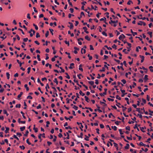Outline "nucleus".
Here are the masks:
<instances>
[{
    "instance_id": "1",
    "label": "nucleus",
    "mask_w": 153,
    "mask_h": 153,
    "mask_svg": "<svg viewBox=\"0 0 153 153\" xmlns=\"http://www.w3.org/2000/svg\"><path fill=\"white\" fill-rule=\"evenodd\" d=\"M125 37H126L125 36L124 34H122L119 37V39L120 40H122L124 38H125Z\"/></svg>"
},
{
    "instance_id": "2",
    "label": "nucleus",
    "mask_w": 153,
    "mask_h": 153,
    "mask_svg": "<svg viewBox=\"0 0 153 153\" xmlns=\"http://www.w3.org/2000/svg\"><path fill=\"white\" fill-rule=\"evenodd\" d=\"M139 145L141 146H147V147H149V145H146L143 143L142 142H140L139 143Z\"/></svg>"
},
{
    "instance_id": "3",
    "label": "nucleus",
    "mask_w": 153,
    "mask_h": 153,
    "mask_svg": "<svg viewBox=\"0 0 153 153\" xmlns=\"http://www.w3.org/2000/svg\"><path fill=\"white\" fill-rule=\"evenodd\" d=\"M137 17L138 18V19H140L144 20V19H146L147 21H149V19L148 18H146L145 17H143V18H140L139 16H137Z\"/></svg>"
},
{
    "instance_id": "4",
    "label": "nucleus",
    "mask_w": 153,
    "mask_h": 153,
    "mask_svg": "<svg viewBox=\"0 0 153 153\" xmlns=\"http://www.w3.org/2000/svg\"><path fill=\"white\" fill-rule=\"evenodd\" d=\"M70 25V26L69 27L70 29H72L74 27V25L72 23L69 22L68 23Z\"/></svg>"
},
{
    "instance_id": "5",
    "label": "nucleus",
    "mask_w": 153,
    "mask_h": 153,
    "mask_svg": "<svg viewBox=\"0 0 153 153\" xmlns=\"http://www.w3.org/2000/svg\"><path fill=\"white\" fill-rule=\"evenodd\" d=\"M117 22H118L117 20L115 21H113V20H111L110 21H109V24H111V23H117Z\"/></svg>"
},
{
    "instance_id": "6",
    "label": "nucleus",
    "mask_w": 153,
    "mask_h": 153,
    "mask_svg": "<svg viewBox=\"0 0 153 153\" xmlns=\"http://www.w3.org/2000/svg\"><path fill=\"white\" fill-rule=\"evenodd\" d=\"M120 64L121 65V66H117V68L118 69H120V68H121L123 70H124V69L123 68V67L122 66L123 65V63H120Z\"/></svg>"
},
{
    "instance_id": "7",
    "label": "nucleus",
    "mask_w": 153,
    "mask_h": 153,
    "mask_svg": "<svg viewBox=\"0 0 153 153\" xmlns=\"http://www.w3.org/2000/svg\"><path fill=\"white\" fill-rule=\"evenodd\" d=\"M140 57L141 59V62H143L144 60V56H143L140 55Z\"/></svg>"
},
{
    "instance_id": "8",
    "label": "nucleus",
    "mask_w": 153,
    "mask_h": 153,
    "mask_svg": "<svg viewBox=\"0 0 153 153\" xmlns=\"http://www.w3.org/2000/svg\"><path fill=\"white\" fill-rule=\"evenodd\" d=\"M82 15L85 16V15L84 12H81L80 13V17H78V18L79 19H80V18L82 17Z\"/></svg>"
},
{
    "instance_id": "9",
    "label": "nucleus",
    "mask_w": 153,
    "mask_h": 153,
    "mask_svg": "<svg viewBox=\"0 0 153 153\" xmlns=\"http://www.w3.org/2000/svg\"><path fill=\"white\" fill-rule=\"evenodd\" d=\"M104 20H105V21L106 20V18L105 17H104L103 18H102L100 19V21H102ZM104 22L106 24H107V23L105 21Z\"/></svg>"
},
{
    "instance_id": "10",
    "label": "nucleus",
    "mask_w": 153,
    "mask_h": 153,
    "mask_svg": "<svg viewBox=\"0 0 153 153\" xmlns=\"http://www.w3.org/2000/svg\"><path fill=\"white\" fill-rule=\"evenodd\" d=\"M25 127L24 126H23L22 127H21L20 128V129L21 131H23L25 129Z\"/></svg>"
},
{
    "instance_id": "11",
    "label": "nucleus",
    "mask_w": 153,
    "mask_h": 153,
    "mask_svg": "<svg viewBox=\"0 0 153 153\" xmlns=\"http://www.w3.org/2000/svg\"><path fill=\"white\" fill-rule=\"evenodd\" d=\"M133 85H132V86H131V85H130L129 86L130 88L131 89H132V87H133V88H134V85H136V84L135 82H133Z\"/></svg>"
},
{
    "instance_id": "12",
    "label": "nucleus",
    "mask_w": 153,
    "mask_h": 153,
    "mask_svg": "<svg viewBox=\"0 0 153 153\" xmlns=\"http://www.w3.org/2000/svg\"><path fill=\"white\" fill-rule=\"evenodd\" d=\"M129 144L127 143L126 144V146L125 147V148L126 149H128L129 148Z\"/></svg>"
},
{
    "instance_id": "13",
    "label": "nucleus",
    "mask_w": 153,
    "mask_h": 153,
    "mask_svg": "<svg viewBox=\"0 0 153 153\" xmlns=\"http://www.w3.org/2000/svg\"><path fill=\"white\" fill-rule=\"evenodd\" d=\"M24 87L26 88V90L27 91H28L29 90V89L28 87L27 86V84H25L24 85Z\"/></svg>"
},
{
    "instance_id": "14",
    "label": "nucleus",
    "mask_w": 153,
    "mask_h": 153,
    "mask_svg": "<svg viewBox=\"0 0 153 153\" xmlns=\"http://www.w3.org/2000/svg\"><path fill=\"white\" fill-rule=\"evenodd\" d=\"M3 113L4 114H6L7 116H8L9 115V114L7 113V111L5 110H4L3 111Z\"/></svg>"
},
{
    "instance_id": "15",
    "label": "nucleus",
    "mask_w": 153,
    "mask_h": 153,
    "mask_svg": "<svg viewBox=\"0 0 153 153\" xmlns=\"http://www.w3.org/2000/svg\"><path fill=\"white\" fill-rule=\"evenodd\" d=\"M152 32H150V31H149L147 32V33L150 35V36L151 38L152 37Z\"/></svg>"
},
{
    "instance_id": "16",
    "label": "nucleus",
    "mask_w": 153,
    "mask_h": 153,
    "mask_svg": "<svg viewBox=\"0 0 153 153\" xmlns=\"http://www.w3.org/2000/svg\"><path fill=\"white\" fill-rule=\"evenodd\" d=\"M125 99L126 100V102H127V103L128 104H129V101H128V100H129V99L127 97H125Z\"/></svg>"
},
{
    "instance_id": "17",
    "label": "nucleus",
    "mask_w": 153,
    "mask_h": 153,
    "mask_svg": "<svg viewBox=\"0 0 153 153\" xmlns=\"http://www.w3.org/2000/svg\"><path fill=\"white\" fill-rule=\"evenodd\" d=\"M82 65L81 64L79 66V69L82 71H83V69L82 68H81Z\"/></svg>"
},
{
    "instance_id": "18",
    "label": "nucleus",
    "mask_w": 153,
    "mask_h": 153,
    "mask_svg": "<svg viewBox=\"0 0 153 153\" xmlns=\"http://www.w3.org/2000/svg\"><path fill=\"white\" fill-rule=\"evenodd\" d=\"M16 61L19 64L20 67H21L22 64V63L20 62L18 59H17Z\"/></svg>"
},
{
    "instance_id": "19",
    "label": "nucleus",
    "mask_w": 153,
    "mask_h": 153,
    "mask_svg": "<svg viewBox=\"0 0 153 153\" xmlns=\"http://www.w3.org/2000/svg\"><path fill=\"white\" fill-rule=\"evenodd\" d=\"M106 94V92H104L102 93H101L100 94L101 96H104Z\"/></svg>"
},
{
    "instance_id": "20",
    "label": "nucleus",
    "mask_w": 153,
    "mask_h": 153,
    "mask_svg": "<svg viewBox=\"0 0 153 153\" xmlns=\"http://www.w3.org/2000/svg\"><path fill=\"white\" fill-rule=\"evenodd\" d=\"M9 128L6 127V130L5 131V133H7L8 132V131H9Z\"/></svg>"
},
{
    "instance_id": "21",
    "label": "nucleus",
    "mask_w": 153,
    "mask_h": 153,
    "mask_svg": "<svg viewBox=\"0 0 153 153\" xmlns=\"http://www.w3.org/2000/svg\"><path fill=\"white\" fill-rule=\"evenodd\" d=\"M74 65V64L73 63H71L70 64V66L69 67V68L70 69H72L73 67H72V66H73Z\"/></svg>"
},
{
    "instance_id": "22",
    "label": "nucleus",
    "mask_w": 153,
    "mask_h": 153,
    "mask_svg": "<svg viewBox=\"0 0 153 153\" xmlns=\"http://www.w3.org/2000/svg\"><path fill=\"white\" fill-rule=\"evenodd\" d=\"M83 134L82 132H81L80 133V136L78 135L77 137H78L79 138H82V136H83Z\"/></svg>"
},
{
    "instance_id": "23",
    "label": "nucleus",
    "mask_w": 153,
    "mask_h": 153,
    "mask_svg": "<svg viewBox=\"0 0 153 153\" xmlns=\"http://www.w3.org/2000/svg\"><path fill=\"white\" fill-rule=\"evenodd\" d=\"M143 21H140L139 22L137 23V24L138 25H142Z\"/></svg>"
},
{
    "instance_id": "24",
    "label": "nucleus",
    "mask_w": 153,
    "mask_h": 153,
    "mask_svg": "<svg viewBox=\"0 0 153 153\" xmlns=\"http://www.w3.org/2000/svg\"><path fill=\"white\" fill-rule=\"evenodd\" d=\"M22 94H23V92H21L20 93V94H19L18 95V96H17L18 98H20L21 97V96L22 95Z\"/></svg>"
},
{
    "instance_id": "25",
    "label": "nucleus",
    "mask_w": 153,
    "mask_h": 153,
    "mask_svg": "<svg viewBox=\"0 0 153 153\" xmlns=\"http://www.w3.org/2000/svg\"><path fill=\"white\" fill-rule=\"evenodd\" d=\"M79 93L80 94L82 95V96H83L85 95V94L84 93H82V91L81 90H80L79 91Z\"/></svg>"
},
{
    "instance_id": "26",
    "label": "nucleus",
    "mask_w": 153,
    "mask_h": 153,
    "mask_svg": "<svg viewBox=\"0 0 153 153\" xmlns=\"http://www.w3.org/2000/svg\"><path fill=\"white\" fill-rule=\"evenodd\" d=\"M6 76H7V79H9V78H10V75L9 74V73L7 72L6 73Z\"/></svg>"
},
{
    "instance_id": "27",
    "label": "nucleus",
    "mask_w": 153,
    "mask_h": 153,
    "mask_svg": "<svg viewBox=\"0 0 153 153\" xmlns=\"http://www.w3.org/2000/svg\"><path fill=\"white\" fill-rule=\"evenodd\" d=\"M149 112H150V113L149 114L151 115V116H152V114L153 113V111H151L149 109Z\"/></svg>"
},
{
    "instance_id": "28",
    "label": "nucleus",
    "mask_w": 153,
    "mask_h": 153,
    "mask_svg": "<svg viewBox=\"0 0 153 153\" xmlns=\"http://www.w3.org/2000/svg\"><path fill=\"white\" fill-rule=\"evenodd\" d=\"M104 47L106 48L108 50H111L112 49V48L111 47H108V46L106 45H105Z\"/></svg>"
},
{
    "instance_id": "29",
    "label": "nucleus",
    "mask_w": 153,
    "mask_h": 153,
    "mask_svg": "<svg viewBox=\"0 0 153 153\" xmlns=\"http://www.w3.org/2000/svg\"><path fill=\"white\" fill-rule=\"evenodd\" d=\"M54 82L56 83V85L58 84V82L56 78H55L53 81Z\"/></svg>"
},
{
    "instance_id": "30",
    "label": "nucleus",
    "mask_w": 153,
    "mask_h": 153,
    "mask_svg": "<svg viewBox=\"0 0 153 153\" xmlns=\"http://www.w3.org/2000/svg\"><path fill=\"white\" fill-rule=\"evenodd\" d=\"M65 74H66V77L68 79H70V76L68 75V74L67 73H65Z\"/></svg>"
},
{
    "instance_id": "31",
    "label": "nucleus",
    "mask_w": 153,
    "mask_h": 153,
    "mask_svg": "<svg viewBox=\"0 0 153 153\" xmlns=\"http://www.w3.org/2000/svg\"><path fill=\"white\" fill-rule=\"evenodd\" d=\"M85 138L84 139L86 141H88L89 140V139H88L89 137H88L86 135H85Z\"/></svg>"
},
{
    "instance_id": "32",
    "label": "nucleus",
    "mask_w": 153,
    "mask_h": 153,
    "mask_svg": "<svg viewBox=\"0 0 153 153\" xmlns=\"http://www.w3.org/2000/svg\"><path fill=\"white\" fill-rule=\"evenodd\" d=\"M153 68V67L152 66H150L149 67V68L150 69V70L151 72H153V69H152Z\"/></svg>"
},
{
    "instance_id": "33",
    "label": "nucleus",
    "mask_w": 153,
    "mask_h": 153,
    "mask_svg": "<svg viewBox=\"0 0 153 153\" xmlns=\"http://www.w3.org/2000/svg\"><path fill=\"white\" fill-rule=\"evenodd\" d=\"M85 39L88 41H90V38L88 36H85Z\"/></svg>"
},
{
    "instance_id": "34",
    "label": "nucleus",
    "mask_w": 153,
    "mask_h": 153,
    "mask_svg": "<svg viewBox=\"0 0 153 153\" xmlns=\"http://www.w3.org/2000/svg\"><path fill=\"white\" fill-rule=\"evenodd\" d=\"M111 127H112V128H113L115 131L117 129V127L115 126H111Z\"/></svg>"
},
{
    "instance_id": "35",
    "label": "nucleus",
    "mask_w": 153,
    "mask_h": 153,
    "mask_svg": "<svg viewBox=\"0 0 153 153\" xmlns=\"http://www.w3.org/2000/svg\"><path fill=\"white\" fill-rule=\"evenodd\" d=\"M88 83L89 84H91V85H93L94 83V82L93 81H88Z\"/></svg>"
},
{
    "instance_id": "36",
    "label": "nucleus",
    "mask_w": 153,
    "mask_h": 153,
    "mask_svg": "<svg viewBox=\"0 0 153 153\" xmlns=\"http://www.w3.org/2000/svg\"><path fill=\"white\" fill-rule=\"evenodd\" d=\"M144 78L146 80L145 82H146V80L148 79V75H145L144 76Z\"/></svg>"
},
{
    "instance_id": "37",
    "label": "nucleus",
    "mask_w": 153,
    "mask_h": 153,
    "mask_svg": "<svg viewBox=\"0 0 153 153\" xmlns=\"http://www.w3.org/2000/svg\"><path fill=\"white\" fill-rule=\"evenodd\" d=\"M20 113L22 114V116L24 118V119H25L26 118V117H25L24 115V113L22 111H21L20 112Z\"/></svg>"
},
{
    "instance_id": "38",
    "label": "nucleus",
    "mask_w": 153,
    "mask_h": 153,
    "mask_svg": "<svg viewBox=\"0 0 153 153\" xmlns=\"http://www.w3.org/2000/svg\"><path fill=\"white\" fill-rule=\"evenodd\" d=\"M47 86H48V88H49V85H48V84H46V86H45V89H46V91H47L48 92V89H47Z\"/></svg>"
},
{
    "instance_id": "39",
    "label": "nucleus",
    "mask_w": 153,
    "mask_h": 153,
    "mask_svg": "<svg viewBox=\"0 0 153 153\" xmlns=\"http://www.w3.org/2000/svg\"><path fill=\"white\" fill-rule=\"evenodd\" d=\"M116 98L117 99L119 100H120L121 99V98L119 96V95H117L116 97Z\"/></svg>"
},
{
    "instance_id": "40",
    "label": "nucleus",
    "mask_w": 153,
    "mask_h": 153,
    "mask_svg": "<svg viewBox=\"0 0 153 153\" xmlns=\"http://www.w3.org/2000/svg\"><path fill=\"white\" fill-rule=\"evenodd\" d=\"M39 57H40L39 55V54H37V57L38 60L39 61H40L41 60V59Z\"/></svg>"
},
{
    "instance_id": "41",
    "label": "nucleus",
    "mask_w": 153,
    "mask_h": 153,
    "mask_svg": "<svg viewBox=\"0 0 153 153\" xmlns=\"http://www.w3.org/2000/svg\"><path fill=\"white\" fill-rule=\"evenodd\" d=\"M131 3H132V2L131 0H129L127 3V4L128 5H130Z\"/></svg>"
},
{
    "instance_id": "42",
    "label": "nucleus",
    "mask_w": 153,
    "mask_h": 153,
    "mask_svg": "<svg viewBox=\"0 0 153 153\" xmlns=\"http://www.w3.org/2000/svg\"><path fill=\"white\" fill-rule=\"evenodd\" d=\"M49 32L48 31H47L45 34V36L46 37H47L49 35Z\"/></svg>"
},
{
    "instance_id": "43",
    "label": "nucleus",
    "mask_w": 153,
    "mask_h": 153,
    "mask_svg": "<svg viewBox=\"0 0 153 153\" xmlns=\"http://www.w3.org/2000/svg\"><path fill=\"white\" fill-rule=\"evenodd\" d=\"M140 108H136V111H138L139 113L142 114V113L141 112L140 110Z\"/></svg>"
},
{
    "instance_id": "44",
    "label": "nucleus",
    "mask_w": 153,
    "mask_h": 153,
    "mask_svg": "<svg viewBox=\"0 0 153 153\" xmlns=\"http://www.w3.org/2000/svg\"><path fill=\"white\" fill-rule=\"evenodd\" d=\"M73 108H74V109H75L76 110H77L78 107L77 106H76V105H74L73 106Z\"/></svg>"
},
{
    "instance_id": "45",
    "label": "nucleus",
    "mask_w": 153,
    "mask_h": 153,
    "mask_svg": "<svg viewBox=\"0 0 153 153\" xmlns=\"http://www.w3.org/2000/svg\"><path fill=\"white\" fill-rule=\"evenodd\" d=\"M87 56H88V57H89V59L90 60L92 59V56H90L89 54H88Z\"/></svg>"
},
{
    "instance_id": "46",
    "label": "nucleus",
    "mask_w": 153,
    "mask_h": 153,
    "mask_svg": "<svg viewBox=\"0 0 153 153\" xmlns=\"http://www.w3.org/2000/svg\"><path fill=\"white\" fill-rule=\"evenodd\" d=\"M119 131L120 133V134L122 135V134H123V133L122 132V130L121 129H119Z\"/></svg>"
},
{
    "instance_id": "47",
    "label": "nucleus",
    "mask_w": 153,
    "mask_h": 153,
    "mask_svg": "<svg viewBox=\"0 0 153 153\" xmlns=\"http://www.w3.org/2000/svg\"><path fill=\"white\" fill-rule=\"evenodd\" d=\"M21 107V104H16V108H20Z\"/></svg>"
},
{
    "instance_id": "48",
    "label": "nucleus",
    "mask_w": 153,
    "mask_h": 153,
    "mask_svg": "<svg viewBox=\"0 0 153 153\" xmlns=\"http://www.w3.org/2000/svg\"><path fill=\"white\" fill-rule=\"evenodd\" d=\"M27 73L29 74L30 73V67H28L27 69Z\"/></svg>"
},
{
    "instance_id": "49",
    "label": "nucleus",
    "mask_w": 153,
    "mask_h": 153,
    "mask_svg": "<svg viewBox=\"0 0 153 153\" xmlns=\"http://www.w3.org/2000/svg\"><path fill=\"white\" fill-rule=\"evenodd\" d=\"M49 30L50 31V32H51V34L52 35H53V29H52L50 28Z\"/></svg>"
},
{
    "instance_id": "50",
    "label": "nucleus",
    "mask_w": 153,
    "mask_h": 153,
    "mask_svg": "<svg viewBox=\"0 0 153 153\" xmlns=\"http://www.w3.org/2000/svg\"><path fill=\"white\" fill-rule=\"evenodd\" d=\"M102 34L103 35L105 36H107V34L105 33V31H102Z\"/></svg>"
},
{
    "instance_id": "51",
    "label": "nucleus",
    "mask_w": 153,
    "mask_h": 153,
    "mask_svg": "<svg viewBox=\"0 0 153 153\" xmlns=\"http://www.w3.org/2000/svg\"><path fill=\"white\" fill-rule=\"evenodd\" d=\"M65 42L66 44H67L68 46L69 45V43L68 41L65 40Z\"/></svg>"
},
{
    "instance_id": "52",
    "label": "nucleus",
    "mask_w": 153,
    "mask_h": 153,
    "mask_svg": "<svg viewBox=\"0 0 153 153\" xmlns=\"http://www.w3.org/2000/svg\"><path fill=\"white\" fill-rule=\"evenodd\" d=\"M46 127H48L49 126L48 125L50 124V122L49 121H47L46 122Z\"/></svg>"
},
{
    "instance_id": "53",
    "label": "nucleus",
    "mask_w": 153,
    "mask_h": 153,
    "mask_svg": "<svg viewBox=\"0 0 153 153\" xmlns=\"http://www.w3.org/2000/svg\"><path fill=\"white\" fill-rule=\"evenodd\" d=\"M13 137L16 139L17 140H19V138L15 135H13Z\"/></svg>"
},
{
    "instance_id": "54",
    "label": "nucleus",
    "mask_w": 153,
    "mask_h": 153,
    "mask_svg": "<svg viewBox=\"0 0 153 153\" xmlns=\"http://www.w3.org/2000/svg\"><path fill=\"white\" fill-rule=\"evenodd\" d=\"M81 153H85V150L84 149H81Z\"/></svg>"
},
{
    "instance_id": "55",
    "label": "nucleus",
    "mask_w": 153,
    "mask_h": 153,
    "mask_svg": "<svg viewBox=\"0 0 153 153\" xmlns=\"http://www.w3.org/2000/svg\"><path fill=\"white\" fill-rule=\"evenodd\" d=\"M122 82L123 83V84H125L126 83V81L124 79H123L121 80Z\"/></svg>"
},
{
    "instance_id": "56",
    "label": "nucleus",
    "mask_w": 153,
    "mask_h": 153,
    "mask_svg": "<svg viewBox=\"0 0 153 153\" xmlns=\"http://www.w3.org/2000/svg\"><path fill=\"white\" fill-rule=\"evenodd\" d=\"M28 133H29V131H28V130H27L26 131V133H25V134H24V135L25 136H27Z\"/></svg>"
},
{
    "instance_id": "57",
    "label": "nucleus",
    "mask_w": 153,
    "mask_h": 153,
    "mask_svg": "<svg viewBox=\"0 0 153 153\" xmlns=\"http://www.w3.org/2000/svg\"><path fill=\"white\" fill-rule=\"evenodd\" d=\"M116 105L119 108H121L120 106V103H117V104H116Z\"/></svg>"
},
{
    "instance_id": "58",
    "label": "nucleus",
    "mask_w": 153,
    "mask_h": 153,
    "mask_svg": "<svg viewBox=\"0 0 153 153\" xmlns=\"http://www.w3.org/2000/svg\"><path fill=\"white\" fill-rule=\"evenodd\" d=\"M130 152H132V153H136L135 151H133L132 149H130Z\"/></svg>"
},
{
    "instance_id": "59",
    "label": "nucleus",
    "mask_w": 153,
    "mask_h": 153,
    "mask_svg": "<svg viewBox=\"0 0 153 153\" xmlns=\"http://www.w3.org/2000/svg\"><path fill=\"white\" fill-rule=\"evenodd\" d=\"M16 134L17 135H18L19 137H20L22 135V134L21 133L18 132H17L16 133Z\"/></svg>"
},
{
    "instance_id": "60",
    "label": "nucleus",
    "mask_w": 153,
    "mask_h": 153,
    "mask_svg": "<svg viewBox=\"0 0 153 153\" xmlns=\"http://www.w3.org/2000/svg\"><path fill=\"white\" fill-rule=\"evenodd\" d=\"M19 147L21 149H22L23 150L25 149V147L23 145L20 146H19Z\"/></svg>"
},
{
    "instance_id": "61",
    "label": "nucleus",
    "mask_w": 153,
    "mask_h": 153,
    "mask_svg": "<svg viewBox=\"0 0 153 153\" xmlns=\"http://www.w3.org/2000/svg\"><path fill=\"white\" fill-rule=\"evenodd\" d=\"M26 142L29 145H30L31 144V143L29 142V140L28 139H27L26 140Z\"/></svg>"
},
{
    "instance_id": "62",
    "label": "nucleus",
    "mask_w": 153,
    "mask_h": 153,
    "mask_svg": "<svg viewBox=\"0 0 153 153\" xmlns=\"http://www.w3.org/2000/svg\"><path fill=\"white\" fill-rule=\"evenodd\" d=\"M28 40V39L27 38H24L23 39V41L24 42L27 41Z\"/></svg>"
},
{
    "instance_id": "63",
    "label": "nucleus",
    "mask_w": 153,
    "mask_h": 153,
    "mask_svg": "<svg viewBox=\"0 0 153 153\" xmlns=\"http://www.w3.org/2000/svg\"><path fill=\"white\" fill-rule=\"evenodd\" d=\"M100 128H104V126L102 124H100Z\"/></svg>"
},
{
    "instance_id": "64",
    "label": "nucleus",
    "mask_w": 153,
    "mask_h": 153,
    "mask_svg": "<svg viewBox=\"0 0 153 153\" xmlns=\"http://www.w3.org/2000/svg\"><path fill=\"white\" fill-rule=\"evenodd\" d=\"M40 37V35L38 33H37L36 35V37L38 38Z\"/></svg>"
}]
</instances>
